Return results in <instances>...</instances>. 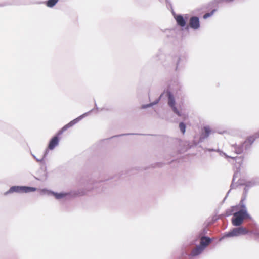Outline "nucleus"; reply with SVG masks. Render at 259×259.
<instances>
[{
    "label": "nucleus",
    "mask_w": 259,
    "mask_h": 259,
    "mask_svg": "<svg viewBox=\"0 0 259 259\" xmlns=\"http://www.w3.org/2000/svg\"><path fill=\"white\" fill-rule=\"evenodd\" d=\"M231 209V211L226 212V215H230L232 212L236 211L233 213L234 217L232 219V224L235 226H240L242 224L244 219L249 217L246 208L243 204L234 206Z\"/></svg>",
    "instance_id": "1"
},
{
    "label": "nucleus",
    "mask_w": 259,
    "mask_h": 259,
    "mask_svg": "<svg viewBox=\"0 0 259 259\" xmlns=\"http://www.w3.org/2000/svg\"><path fill=\"white\" fill-rule=\"evenodd\" d=\"M168 104L170 107L173 112L179 116L184 119L186 118L187 116L184 112L183 106L180 104H178V103H176L175 98L171 94L168 93Z\"/></svg>",
    "instance_id": "2"
},
{
    "label": "nucleus",
    "mask_w": 259,
    "mask_h": 259,
    "mask_svg": "<svg viewBox=\"0 0 259 259\" xmlns=\"http://www.w3.org/2000/svg\"><path fill=\"white\" fill-rule=\"evenodd\" d=\"M211 239L208 237H202L201 239L200 245L194 249L191 254L192 256H196L200 254L204 248L209 244Z\"/></svg>",
    "instance_id": "3"
},
{
    "label": "nucleus",
    "mask_w": 259,
    "mask_h": 259,
    "mask_svg": "<svg viewBox=\"0 0 259 259\" xmlns=\"http://www.w3.org/2000/svg\"><path fill=\"white\" fill-rule=\"evenodd\" d=\"M248 233V231L244 227L235 228L228 232L225 236L226 237H237L241 235H245Z\"/></svg>",
    "instance_id": "4"
},
{
    "label": "nucleus",
    "mask_w": 259,
    "mask_h": 259,
    "mask_svg": "<svg viewBox=\"0 0 259 259\" xmlns=\"http://www.w3.org/2000/svg\"><path fill=\"white\" fill-rule=\"evenodd\" d=\"M32 191V187L25 186H13L10 190L5 192V195H7L9 193H27Z\"/></svg>",
    "instance_id": "5"
},
{
    "label": "nucleus",
    "mask_w": 259,
    "mask_h": 259,
    "mask_svg": "<svg viewBox=\"0 0 259 259\" xmlns=\"http://www.w3.org/2000/svg\"><path fill=\"white\" fill-rule=\"evenodd\" d=\"M88 114V113H84V114L80 115V116L78 117L77 118H75V119L72 120L69 123H68V124L65 125L62 128L61 132L62 133L64 131H65V130H66L67 128H68L73 126L76 123L78 122L80 120H81L83 117H84L85 116H87Z\"/></svg>",
    "instance_id": "6"
},
{
    "label": "nucleus",
    "mask_w": 259,
    "mask_h": 259,
    "mask_svg": "<svg viewBox=\"0 0 259 259\" xmlns=\"http://www.w3.org/2000/svg\"><path fill=\"white\" fill-rule=\"evenodd\" d=\"M189 25L191 28L197 29L200 27L199 18L197 17H192L190 19Z\"/></svg>",
    "instance_id": "7"
},
{
    "label": "nucleus",
    "mask_w": 259,
    "mask_h": 259,
    "mask_svg": "<svg viewBox=\"0 0 259 259\" xmlns=\"http://www.w3.org/2000/svg\"><path fill=\"white\" fill-rule=\"evenodd\" d=\"M174 17L179 25L184 27L186 25V21L184 18L181 15H174Z\"/></svg>",
    "instance_id": "8"
},
{
    "label": "nucleus",
    "mask_w": 259,
    "mask_h": 259,
    "mask_svg": "<svg viewBox=\"0 0 259 259\" xmlns=\"http://www.w3.org/2000/svg\"><path fill=\"white\" fill-rule=\"evenodd\" d=\"M59 143V139L57 136L54 137L50 141L48 148L52 150Z\"/></svg>",
    "instance_id": "9"
},
{
    "label": "nucleus",
    "mask_w": 259,
    "mask_h": 259,
    "mask_svg": "<svg viewBox=\"0 0 259 259\" xmlns=\"http://www.w3.org/2000/svg\"><path fill=\"white\" fill-rule=\"evenodd\" d=\"M50 194L53 195L56 199H61L66 197L69 194L66 192H60V193H54L49 192Z\"/></svg>",
    "instance_id": "10"
},
{
    "label": "nucleus",
    "mask_w": 259,
    "mask_h": 259,
    "mask_svg": "<svg viewBox=\"0 0 259 259\" xmlns=\"http://www.w3.org/2000/svg\"><path fill=\"white\" fill-rule=\"evenodd\" d=\"M204 136L203 138L207 137L211 133V130L209 126H205L203 128Z\"/></svg>",
    "instance_id": "11"
},
{
    "label": "nucleus",
    "mask_w": 259,
    "mask_h": 259,
    "mask_svg": "<svg viewBox=\"0 0 259 259\" xmlns=\"http://www.w3.org/2000/svg\"><path fill=\"white\" fill-rule=\"evenodd\" d=\"M58 2V0H48L46 3L47 6L49 7H52L55 6Z\"/></svg>",
    "instance_id": "12"
},
{
    "label": "nucleus",
    "mask_w": 259,
    "mask_h": 259,
    "mask_svg": "<svg viewBox=\"0 0 259 259\" xmlns=\"http://www.w3.org/2000/svg\"><path fill=\"white\" fill-rule=\"evenodd\" d=\"M179 128H180V131H181V132L183 134H184L185 132V130H186V125H185V124L184 123H183V122H181L179 124Z\"/></svg>",
    "instance_id": "13"
},
{
    "label": "nucleus",
    "mask_w": 259,
    "mask_h": 259,
    "mask_svg": "<svg viewBox=\"0 0 259 259\" xmlns=\"http://www.w3.org/2000/svg\"><path fill=\"white\" fill-rule=\"evenodd\" d=\"M158 102V101H157L155 103H150V104H147V105H143L142 106V108L143 109H145V108H147L148 107H151L152 106V105H154V104H156V103H157Z\"/></svg>",
    "instance_id": "14"
},
{
    "label": "nucleus",
    "mask_w": 259,
    "mask_h": 259,
    "mask_svg": "<svg viewBox=\"0 0 259 259\" xmlns=\"http://www.w3.org/2000/svg\"><path fill=\"white\" fill-rule=\"evenodd\" d=\"M235 152L237 154H239V153H241L242 152L243 148H242V146L238 147L237 148V147H235Z\"/></svg>",
    "instance_id": "15"
},
{
    "label": "nucleus",
    "mask_w": 259,
    "mask_h": 259,
    "mask_svg": "<svg viewBox=\"0 0 259 259\" xmlns=\"http://www.w3.org/2000/svg\"><path fill=\"white\" fill-rule=\"evenodd\" d=\"M215 11V10H213L212 11V12L211 13H208L205 14L203 16L204 18L206 19V18H208L209 17L212 16Z\"/></svg>",
    "instance_id": "16"
},
{
    "label": "nucleus",
    "mask_w": 259,
    "mask_h": 259,
    "mask_svg": "<svg viewBox=\"0 0 259 259\" xmlns=\"http://www.w3.org/2000/svg\"><path fill=\"white\" fill-rule=\"evenodd\" d=\"M248 141L250 143H252L254 141V139L252 137H250L248 139Z\"/></svg>",
    "instance_id": "17"
},
{
    "label": "nucleus",
    "mask_w": 259,
    "mask_h": 259,
    "mask_svg": "<svg viewBox=\"0 0 259 259\" xmlns=\"http://www.w3.org/2000/svg\"><path fill=\"white\" fill-rule=\"evenodd\" d=\"M234 158L235 159V160H240V158L237 157H235Z\"/></svg>",
    "instance_id": "18"
},
{
    "label": "nucleus",
    "mask_w": 259,
    "mask_h": 259,
    "mask_svg": "<svg viewBox=\"0 0 259 259\" xmlns=\"http://www.w3.org/2000/svg\"><path fill=\"white\" fill-rule=\"evenodd\" d=\"M33 191H35V189H34V188H33Z\"/></svg>",
    "instance_id": "19"
}]
</instances>
